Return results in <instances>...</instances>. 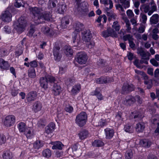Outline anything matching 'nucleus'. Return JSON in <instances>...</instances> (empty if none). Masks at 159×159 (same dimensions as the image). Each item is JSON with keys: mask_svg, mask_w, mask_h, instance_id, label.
<instances>
[{"mask_svg": "<svg viewBox=\"0 0 159 159\" xmlns=\"http://www.w3.org/2000/svg\"><path fill=\"white\" fill-rule=\"evenodd\" d=\"M55 79L53 76L49 75H46L44 77L40 78L39 82L41 86L46 89L48 88V84L52 85L54 84L52 88V93L55 96L58 95L62 91L60 86L57 83H55Z\"/></svg>", "mask_w": 159, "mask_h": 159, "instance_id": "nucleus-1", "label": "nucleus"}, {"mask_svg": "<svg viewBox=\"0 0 159 159\" xmlns=\"http://www.w3.org/2000/svg\"><path fill=\"white\" fill-rule=\"evenodd\" d=\"M30 10L33 14V19L36 24L41 23L43 21L41 20V19L43 18L42 17L43 13L42 10L39 7H34L30 8Z\"/></svg>", "mask_w": 159, "mask_h": 159, "instance_id": "nucleus-2", "label": "nucleus"}, {"mask_svg": "<svg viewBox=\"0 0 159 159\" xmlns=\"http://www.w3.org/2000/svg\"><path fill=\"white\" fill-rule=\"evenodd\" d=\"M26 22L23 17H21L18 20L17 22L14 24V29L17 32L20 34L23 31L26 26Z\"/></svg>", "mask_w": 159, "mask_h": 159, "instance_id": "nucleus-3", "label": "nucleus"}, {"mask_svg": "<svg viewBox=\"0 0 159 159\" xmlns=\"http://www.w3.org/2000/svg\"><path fill=\"white\" fill-rule=\"evenodd\" d=\"M87 116L84 112H81L77 115L75 119V123L78 126L82 127L86 123Z\"/></svg>", "mask_w": 159, "mask_h": 159, "instance_id": "nucleus-4", "label": "nucleus"}, {"mask_svg": "<svg viewBox=\"0 0 159 159\" xmlns=\"http://www.w3.org/2000/svg\"><path fill=\"white\" fill-rule=\"evenodd\" d=\"M87 59L86 53L83 52H78L75 58V61L80 64H85Z\"/></svg>", "mask_w": 159, "mask_h": 159, "instance_id": "nucleus-5", "label": "nucleus"}, {"mask_svg": "<svg viewBox=\"0 0 159 159\" xmlns=\"http://www.w3.org/2000/svg\"><path fill=\"white\" fill-rule=\"evenodd\" d=\"M15 121V116L13 115H11L7 116L5 117L3 120V123L6 127H9L13 125Z\"/></svg>", "mask_w": 159, "mask_h": 159, "instance_id": "nucleus-6", "label": "nucleus"}, {"mask_svg": "<svg viewBox=\"0 0 159 159\" xmlns=\"http://www.w3.org/2000/svg\"><path fill=\"white\" fill-rule=\"evenodd\" d=\"M103 37L107 38L108 37H116L117 36L116 33L112 29L109 28L103 31L102 33Z\"/></svg>", "mask_w": 159, "mask_h": 159, "instance_id": "nucleus-7", "label": "nucleus"}, {"mask_svg": "<svg viewBox=\"0 0 159 159\" xmlns=\"http://www.w3.org/2000/svg\"><path fill=\"white\" fill-rule=\"evenodd\" d=\"M12 15L8 11H6L1 15V19L2 20L6 22H9L11 20Z\"/></svg>", "mask_w": 159, "mask_h": 159, "instance_id": "nucleus-8", "label": "nucleus"}, {"mask_svg": "<svg viewBox=\"0 0 159 159\" xmlns=\"http://www.w3.org/2000/svg\"><path fill=\"white\" fill-rule=\"evenodd\" d=\"M60 48L58 46L55 47L53 50V54L54 56V58L56 61H59L61 59L62 55L59 53Z\"/></svg>", "mask_w": 159, "mask_h": 159, "instance_id": "nucleus-9", "label": "nucleus"}, {"mask_svg": "<svg viewBox=\"0 0 159 159\" xmlns=\"http://www.w3.org/2000/svg\"><path fill=\"white\" fill-rule=\"evenodd\" d=\"M38 94L36 91H32L29 92L26 96V99L28 102H31L35 100Z\"/></svg>", "mask_w": 159, "mask_h": 159, "instance_id": "nucleus-10", "label": "nucleus"}, {"mask_svg": "<svg viewBox=\"0 0 159 159\" xmlns=\"http://www.w3.org/2000/svg\"><path fill=\"white\" fill-rule=\"evenodd\" d=\"M82 39L85 42L90 41L91 39L92 35L89 30H86L82 33Z\"/></svg>", "mask_w": 159, "mask_h": 159, "instance_id": "nucleus-11", "label": "nucleus"}, {"mask_svg": "<svg viewBox=\"0 0 159 159\" xmlns=\"http://www.w3.org/2000/svg\"><path fill=\"white\" fill-rule=\"evenodd\" d=\"M135 102L134 97L132 96H128L126 97L125 99L122 101L123 104L127 105H130Z\"/></svg>", "mask_w": 159, "mask_h": 159, "instance_id": "nucleus-12", "label": "nucleus"}, {"mask_svg": "<svg viewBox=\"0 0 159 159\" xmlns=\"http://www.w3.org/2000/svg\"><path fill=\"white\" fill-rule=\"evenodd\" d=\"M134 89V87L132 84L129 85L127 84H124L122 87V93H127L133 91Z\"/></svg>", "mask_w": 159, "mask_h": 159, "instance_id": "nucleus-13", "label": "nucleus"}, {"mask_svg": "<svg viewBox=\"0 0 159 159\" xmlns=\"http://www.w3.org/2000/svg\"><path fill=\"white\" fill-rule=\"evenodd\" d=\"M10 66L7 61L4 60L3 59H0V68L2 71L8 70Z\"/></svg>", "mask_w": 159, "mask_h": 159, "instance_id": "nucleus-14", "label": "nucleus"}, {"mask_svg": "<svg viewBox=\"0 0 159 159\" xmlns=\"http://www.w3.org/2000/svg\"><path fill=\"white\" fill-rule=\"evenodd\" d=\"M42 107L41 103L39 101H37L33 104L32 109L35 112H37L41 110Z\"/></svg>", "mask_w": 159, "mask_h": 159, "instance_id": "nucleus-15", "label": "nucleus"}, {"mask_svg": "<svg viewBox=\"0 0 159 159\" xmlns=\"http://www.w3.org/2000/svg\"><path fill=\"white\" fill-rule=\"evenodd\" d=\"M104 132L107 139H111L113 137L114 133L113 129L107 128L104 129Z\"/></svg>", "mask_w": 159, "mask_h": 159, "instance_id": "nucleus-16", "label": "nucleus"}, {"mask_svg": "<svg viewBox=\"0 0 159 159\" xmlns=\"http://www.w3.org/2000/svg\"><path fill=\"white\" fill-rule=\"evenodd\" d=\"M25 135L28 139L32 138L34 135V133L32 128L28 127L27 130L25 132Z\"/></svg>", "mask_w": 159, "mask_h": 159, "instance_id": "nucleus-17", "label": "nucleus"}, {"mask_svg": "<svg viewBox=\"0 0 159 159\" xmlns=\"http://www.w3.org/2000/svg\"><path fill=\"white\" fill-rule=\"evenodd\" d=\"M100 2L105 6L107 10L111 9L113 7V3L111 0H100Z\"/></svg>", "mask_w": 159, "mask_h": 159, "instance_id": "nucleus-18", "label": "nucleus"}, {"mask_svg": "<svg viewBox=\"0 0 159 159\" xmlns=\"http://www.w3.org/2000/svg\"><path fill=\"white\" fill-rule=\"evenodd\" d=\"M78 135L80 140H83L86 139L88 136L89 132L86 130H83L79 132Z\"/></svg>", "mask_w": 159, "mask_h": 159, "instance_id": "nucleus-19", "label": "nucleus"}, {"mask_svg": "<svg viewBox=\"0 0 159 159\" xmlns=\"http://www.w3.org/2000/svg\"><path fill=\"white\" fill-rule=\"evenodd\" d=\"M55 129V125L53 123H51L45 128V132L49 134L52 133Z\"/></svg>", "mask_w": 159, "mask_h": 159, "instance_id": "nucleus-20", "label": "nucleus"}, {"mask_svg": "<svg viewBox=\"0 0 159 159\" xmlns=\"http://www.w3.org/2000/svg\"><path fill=\"white\" fill-rule=\"evenodd\" d=\"M51 144L53 145L52 148L53 149L61 150L62 148V147L63 146L62 143L60 141L52 142Z\"/></svg>", "mask_w": 159, "mask_h": 159, "instance_id": "nucleus-21", "label": "nucleus"}, {"mask_svg": "<svg viewBox=\"0 0 159 159\" xmlns=\"http://www.w3.org/2000/svg\"><path fill=\"white\" fill-rule=\"evenodd\" d=\"M140 144L143 147L148 148L152 144V142L147 139H144L140 141Z\"/></svg>", "mask_w": 159, "mask_h": 159, "instance_id": "nucleus-22", "label": "nucleus"}, {"mask_svg": "<svg viewBox=\"0 0 159 159\" xmlns=\"http://www.w3.org/2000/svg\"><path fill=\"white\" fill-rule=\"evenodd\" d=\"M145 128V125L143 122H139L136 125L135 129L137 132H142Z\"/></svg>", "mask_w": 159, "mask_h": 159, "instance_id": "nucleus-23", "label": "nucleus"}, {"mask_svg": "<svg viewBox=\"0 0 159 159\" xmlns=\"http://www.w3.org/2000/svg\"><path fill=\"white\" fill-rule=\"evenodd\" d=\"M82 5L81 9V12L82 14L86 15L88 13L89 11V5L88 3L85 2Z\"/></svg>", "mask_w": 159, "mask_h": 159, "instance_id": "nucleus-24", "label": "nucleus"}, {"mask_svg": "<svg viewBox=\"0 0 159 159\" xmlns=\"http://www.w3.org/2000/svg\"><path fill=\"white\" fill-rule=\"evenodd\" d=\"M17 127L20 132H25L27 129L25 124L23 122L19 123L17 125Z\"/></svg>", "mask_w": 159, "mask_h": 159, "instance_id": "nucleus-25", "label": "nucleus"}, {"mask_svg": "<svg viewBox=\"0 0 159 159\" xmlns=\"http://www.w3.org/2000/svg\"><path fill=\"white\" fill-rule=\"evenodd\" d=\"M158 15L157 14H154L150 18V22L152 24H157L158 22Z\"/></svg>", "mask_w": 159, "mask_h": 159, "instance_id": "nucleus-26", "label": "nucleus"}, {"mask_svg": "<svg viewBox=\"0 0 159 159\" xmlns=\"http://www.w3.org/2000/svg\"><path fill=\"white\" fill-rule=\"evenodd\" d=\"M74 26L75 29V31L77 32H79L84 28L83 24L79 22H76Z\"/></svg>", "mask_w": 159, "mask_h": 159, "instance_id": "nucleus-27", "label": "nucleus"}, {"mask_svg": "<svg viewBox=\"0 0 159 159\" xmlns=\"http://www.w3.org/2000/svg\"><path fill=\"white\" fill-rule=\"evenodd\" d=\"M151 6L150 7V10L148 13V15L151 16L154 12L156 11L157 10V7L156 4L153 2L151 3Z\"/></svg>", "mask_w": 159, "mask_h": 159, "instance_id": "nucleus-28", "label": "nucleus"}, {"mask_svg": "<svg viewBox=\"0 0 159 159\" xmlns=\"http://www.w3.org/2000/svg\"><path fill=\"white\" fill-rule=\"evenodd\" d=\"M81 89V86L80 84H77L74 86L71 90L72 94L75 95L78 93Z\"/></svg>", "mask_w": 159, "mask_h": 159, "instance_id": "nucleus-29", "label": "nucleus"}, {"mask_svg": "<svg viewBox=\"0 0 159 159\" xmlns=\"http://www.w3.org/2000/svg\"><path fill=\"white\" fill-rule=\"evenodd\" d=\"M12 157V153L9 150L5 151L2 155V157L4 159H11Z\"/></svg>", "mask_w": 159, "mask_h": 159, "instance_id": "nucleus-30", "label": "nucleus"}, {"mask_svg": "<svg viewBox=\"0 0 159 159\" xmlns=\"http://www.w3.org/2000/svg\"><path fill=\"white\" fill-rule=\"evenodd\" d=\"M79 144H75L71 146V148H69L68 149V152L71 154V152H69L70 150H72V152L75 154V152L77 151L78 149H80L79 148Z\"/></svg>", "mask_w": 159, "mask_h": 159, "instance_id": "nucleus-31", "label": "nucleus"}, {"mask_svg": "<svg viewBox=\"0 0 159 159\" xmlns=\"http://www.w3.org/2000/svg\"><path fill=\"white\" fill-rule=\"evenodd\" d=\"M43 145V142L40 140L36 141L33 144V148L34 149H38Z\"/></svg>", "mask_w": 159, "mask_h": 159, "instance_id": "nucleus-32", "label": "nucleus"}, {"mask_svg": "<svg viewBox=\"0 0 159 159\" xmlns=\"http://www.w3.org/2000/svg\"><path fill=\"white\" fill-rule=\"evenodd\" d=\"M28 75L29 77L31 78H34L36 76L35 70L34 68H30L28 72Z\"/></svg>", "mask_w": 159, "mask_h": 159, "instance_id": "nucleus-33", "label": "nucleus"}, {"mask_svg": "<svg viewBox=\"0 0 159 159\" xmlns=\"http://www.w3.org/2000/svg\"><path fill=\"white\" fill-rule=\"evenodd\" d=\"M52 16L50 13L49 12H46L44 14L42 13V18L41 19V20H49Z\"/></svg>", "mask_w": 159, "mask_h": 159, "instance_id": "nucleus-34", "label": "nucleus"}, {"mask_svg": "<svg viewBox=\"0 0 159 159\" xmlns=\"http://www.w3.org/2000/svg\"><path fill=\"white\" fill-rule=\"evenodd\" d=\"M64 52L67 56H72L73 53V51L69 46L65 47V50Z\"/></svg>", "mask_w": 159, "mask_h": 159, "instance_id": "nucleus-35", "label": "nucleus"}, {"mask_svg": "<svg viewBox=\"0 0 159 159\" xmlns=\"http://www.w3.org/2000/svg\"><path fill=\"white\" fill-rule=\"evenodd\" d=\"M118 1L125 9L130 6L129 0H118Z\"/></svg>", "mask_w": 159, "mask_h": 159, "instance_id": "nucleus-36", "label": "nucleus"}, {"mask_svg": "<svg viewBox=\"0 0 159 159\" xmlns=\"http://www.w3.org/2000/svg\"><path fill=\"white\" fill-rule=\"evenodd\" d=\"M61 26L62 27L65 28L66 27V25L69 24V20L67 17H64L62 18L61 21Z\"/></svg>", "mask_w": 159, "mask_h": 159, "instance_id": "nucleus-37", "label": "nucleus"}, {"mask_svg": "<svg viewBox=\"0 0 159 159\" xmlns=\"http://www.w3.org/2000/svg\"><path fill=\"white\" fill-rule=\"evenodd\" d=\"M41 31L46 35H48L52 34L50 28L48 27L43 26L41 28Z\"/></svg>", "mask_w": 159, "mask_h": 159, "instance_id": "nucleus-38", "label": "nucleus"}, {"mask_svg": "<svg viewBox=\"0 0 159 159\" xmlns=\"http://www.w3.org/2000/svg\"><path fill=\"white\" fill-rule=\"evenodd\" d=\"M111 157L113 159H123L121 154L117 153V152H113L111 155Z\"/></svg>", "mask_w": 159, "mask_h": 159, "instance_id": "nucleus-39", "label": "nucleus"}, {"mask_svg": "<svg viewBox=\"0 0 159 159\" xmlns=\"http://www.w3.org/2000/svg\"><path fill=\"white\" fill-rule=\"evenodd\" d=\"M66 6L65 4L59 5V8L58 9V11L59 13H63L66 10Z\"/></svg>", "mask_w": 159, "mask_h": 159, "instance_id": "nucleus-40", "label": "nucleus"}, {"mask_svg": "<svg viewBox=\"0 0 159 159\" xmlns=\"http://www.w3.org/2000/svg\"><path fill=\"white\" fill-rule=\"evenodd\" d=\"M42 154L44 157L48 158L51 156V152L49 149H46L43 151Z\"/></svg>", "mask_w": 159, "mask_h": 159, "instance_id": "nucleus-41", "label": "nucleus"}, {"mask_svg": "<svg viewBox=\"0 0 159 159\" xmlns=\"http://www.w3.org/2000/svg\"><path fill=\"white\" fill-rule=\"evenodd\" d=\"M79 33L74 31L72 34V42L74 43H76L74 45V46H75V45L78 44V40L77 39L78 37V34Z\"/></svg>", "mask_w": 159, "mask_h": 159, "instance_id": "nucleus-42", "label": "nucleus"}, {"mask_svg": "<svg viewBox=\"0 0 159 159\" xmlns=\"http://www.w3.org/2000/svg\"><path fill=\"white\" fill-rule=\"evenodd\" d=\"M65 83L67 86L71 85L74 81V78L73 77L66 78L65 80Z\"/></svg>", "mask_w": 159, "mask_h": 159, "instance_id": "nucleus-43", "label": "nucleus"}, {"mask_svg": "<svg viewBox=\"0 0 159 159\" xmlns=\"http://www.w3.org/2000/svg\"><path fill=\"white\" fill-rule=\"evenodd\" d=\"M104 145L103 143L100 140H95L93 143V145L95 147H100Z\"/></svg>", "mask_w": 159, "mask_h": 159, "instance_id": "nucleus-44", "label": "nucleus"}, {"mask_svg": "<svg viewBox=\"0 0 159 159\" xmlns=\"http://www.w3.org/2000/svg\"><path fill=\"white\" fill-rule=\"evenodd\" d=\"M124 129L126 132L132 133L133 132V127L129 124L126 125L124 126Z\"/></svg>", "mask_w": 159, "mask_h": 159, "instance_id": "nucleus-45", "label": "nucleus"}, {"mask_svg": "<svg viewBox=\"0 0 159 159\" xmlns=\"http://www.w3.org/2000/svg\"><path fill=\"white\" fill-rule=\"evenodd\" d=\"M112 27L116 31H119L120 28V26L117 21L114 22Z\"/></svg>", "mask_w": 159, "mask_h": 159, "instance_id": "nucleus-46", "label": "nucleus"}, {"mask_svg": "<svg viewBox=\"0 0 159 159\" xmlns=\"http://www.w3.org/2000/svg\"><path fill=\"white\" fill-rule=\"evenodd\" d=\"M133 156V153L131 150L127 151L125 153V157L126 159H130Z\"/></svg>", "mask_w": 159, "mask_h": 159, "instance_id": "nucleus-47", "label": "nucleus"}, {"mask_svg": "<svg viewBox=\"0 0 159 159\" xmlns=\"http://www.w3.org/2000/svg\"><path fill=\"white\" fill-rule=\"evenodd\" d=\"M123 39L124 41L128 40L129 42L131 40H134L133 36L130 34H127L124 36Z\"/></svg>", "mask_w": 159, "mask_h": 159, "instance_id": "nucleus-48", "label": "nucleus"}, {"mask_svg": "<svg viewBox=\"0 0 159 159\" xmlns=\"http://www.w3.org/2000/svg\"><path fill=\"white\" fill-rule=\"evenodd\" d=\"M35 30L36 29L34 26H30V30L28 33V35L29 37H32Z\"/></svg>", "mask_w": 159, "mask_h": 159, "instance_id": "nucleus-49", "label": "nucleus"}, {"mask_svg": "<svg viewBox=\"0 0 159 159\" xmlns=\"http://www.w3.org/2000/svg\"><path fill=\"white\" fill-rule=\"evenodd\" d=\"M86 43V45L88 48H93L94 46L95 43L93 40L91 39L90 41H88Z\"/></svg>", "mask_w": 159, "mask_h": 159, "instance_id": "nucleus-50", "label": "nucleus"}, {"mask_svg": "<svg viewBox=\"0 0 159 159\" xmlns=\"http://www.w3.org/2000/svg\"><path fill=\"white\" fill-rule=\"evenodd\" d=\"M103 84H106L108 82H111L112 81L113 79L112 78H108L106 77H102Z\"/></svg>", "mask_w": 159, "mask_h": 159, "instance_id": "nucleus-51", "label": "nucleus"}, {"mask_svg": "<svg viewBox=\"0 0 159 159\" xmlns=\"http://www.w3.org/2000/svg\"><path fill=\"white\" fill-rule=\"evenodd\" d=\"M142 7L143 9V11L145 13H148V14L150 10V7L149 5H143L142 6Z\"/></svg>", "mask_w": 159, "mask_h": 159, "instance_id": "nucleus-52", "label": "nucleus"}, {"mask_svg": "<svg viewBox=\"0 0 159 159\" xmlns=\"http://www.w3.org/2000/svg\"><path fill=\"white\" fill-rule=\"evenodd\" d=\"M145 84L147 85V88L148 89H150L152 86L151 80H144V81Z\"/></svg>", "mask_w": 159, "mask_h": 159, "instance_id": "nucleus-53", "label": "nucleus"}, {"mask_svg": "<svg viewBox=\"0 0 159 159\" xmlns=\"http://www.w3.org/2000/svg\"><path fill=\"white\" fill-rule=\"evenodd\" d=\"M100 89L99 88H97L95 90L90 93V95L93 96L95 95L96 96L97 95L100 93Z\"/></svg>", "mask_w": 159, "mask_h": 159, "instance_id": "nucleus-54", "label": "nucleus"}, {"mask_svg": "<svg viewBox=\"0 0 159 159\" xmlns=\"http://www.w3.org/2000/svg\"><path fill=\"white\" fill-rule=\"evenodd\" d=\"M3 30L6 33L9 34L11 32V29L8 25H6L4 27Z\"/></svg>", "mask_w": 159, "mask_h": 159, "instance_id": "nucleus-55", "label": "nucleus"}, {"mask_svg": "<svg viewBox=\"0 0 159 159\" xmlns=\"http://www.w3.org/2000/svg\"><path fill=\"white\" fill-rule=\"evenodd\" d=\"M140 16L142 19V23L143 24L145 23L147 19L146 15L144 14L141 13L140 15Z\"/></svg>", "mask_w": 159, "mask_h": 159, "instance_id": "nucleus-56", "label": "nucleus"}, {"mask_svg": "<svg viewBox=\"0 0 159 159\" xmlns=\"http://www.w3.org/2000/svg\"><path fill=\"white\" fill-rule=\"evenodd\" d=\"M134 65H135L138 68L141 69L143 68V67L141 65L140 63V62H139L138 59H136L134 62Z\"/></svg>", "mask_w": 159, "mask_h": 159, "instance_id": "nucleus-57", "label": "nucleus"}, {"mask_svg": "<svg viewBox=\"0 0 159 159\" xmlns=\"http://www.w3.org/2000/svg\"><path fill=\"white\" fill-rule=\"evenodd\" d=\"M7 52L4 48L0 49V57H4L7 55Z\"/></svg>", "mask_w": 159, "mask_h": 159, "instance_id": "nucleus-58", "label": "nucleus"}, {"mask_svg": "<svg viewBox=\"0 0 159 159\" xmlns=\"http://www.w3.org/2000/svg\"><path fill=\"white\" fill-rule=\"evenodd\" d=\"M37 125L39 127L41 126L43 127L46 125L45 121L43 119H40Z\"/></svg>", "mask_w": 159, "mask_h": 159, "instance_id": "nucleus-59", "label": "nucleus"}, {"mask_svg": "<svg viewBox=\"0 0 159 159\" xmlns=\"http://www.w3.org/2000/svg\"><path fill=\"white\" fill-rule=\"evenodd\" d=\"M84 73L87 76L89 75L90 76H91L94 75V74H92L90 73L89 69L88 68H86L85 69Z\"/></svg>", "mask_w": 159, "mask_h": 159, "instance_id": "nucleus-60", "label": "nucleus"}, {"mask_svg": "<svg viewBox=\"0 0 159 159\" xmlns=\"http://www.w3.org/2000/svg\"><path fill=\"white\" fill-rule=\"evenodd\" d=\"M150 56V53L149 52H144V53L143 54V55H142L141 56V58L146 59L148 58V60L149 59V56Z\"/></svg>", "mask_w": 159, "mask_h": 159, "instance_id": "nucleus-61", "label": "nucleus"}, {"mask_svg": "<svg viewBox=\"0 0 159 159\" xmlns=\"http://www.w3.org/2000/svg\"><path fill=\"white\" fill-rule=\"evenodd\" d=\"M73 107L69 105L66 106L65 108L66 111L70 113H71L73 111Z\"/></svg>", "mask_w": 159, "mask_h": 159, "instance_id": "nucleus-62", "label": "nucleus"}, {"mask_svg": "<svg viewBox=\"0 0 159 159\" xmlns=\"http://www.w3.org/2000/svg\"><path fill=\"white\" fill-rule=\"evenodd\" d=\"M30 65L31 67L33 68L36 67L38 66V64L37 61L34 60L31 61L30 63Z\"/></svg>", "mask_w": 159, "mask_h": 159, "instance_id": "nucleus-63", "label": "nucleus"}, {"mask_svg": "<svg viewBox=\"0 0 159 159\" xmlns=\"http://www.w3.org/2000/svg\"><path fill=\"white\" fill-rule=\"evenodd\" d=\"M107 125V122L105 120H101L98 122V125L101 126H104Z\"/></svg>", "mask_w": 159, "mask_h": 159, "instance_id": "nucleus-64", "label": "nucleus"}]
</instances>
